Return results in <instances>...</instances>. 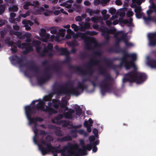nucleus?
<instances>
[{"mask_svg":"<svg viewBox=\"0 0 156 156\" xmlns=\"http://www.w3.org/2000/svg\"><path fill=\"white\" fill-rule=\"evenodd\" d=\"M82 148H84L86 150L90 151L91 150L92 148V146L91 144H87L86 146L83 145L82 146Z\"/></svg>","mask_w":156,"mask_h":156,"instance_id":"e433bc0d","label":"nucleus"},{"mask_svg":"<svg viewBox=\"0 0 156 156\" xmlns=\"http://www.w3.org/2000/svg\"><path fill=\"white\" fill-rule=\"evenodd\" d=\"M77 153L79 155H85L87 154L88 153L86 150L84 148L81 149L79 148L78 147V148L76 151Z\"/></svg>","mask_w":156,"mask_h":156,"instance_id":"b1692460","label":"nucleus"},{"mask_svg":"<svg viewBox=\"0 0 156 156\" xmlns=\"http://www.w3.org/2000/svg\"><path fill=\"white\" fill-rule=\"evenodd\" d=\"M33 45L36 48L37 52L39 55L42 57H44L47 55L49 57H52L53 56V45L50 43H48L47 46L44 47L42 51L41 47L40 46L41 42L38 40H35L32 42Z\"/></svg>","mask_w":156,"mask_h":156,"instance_id":"39448f33","label":"nucleus"},{"mask_svg":"<svg viewBox=\"0 0 156 156\" xmlns=\"http://www.w3.org/2000/svg\"><path fill=\"white\" fill-rule=\"evenodd\" d=\"M40 106L39 103L36 105L31 106L30 105H27L25 107V109L26 116L28 120L32 119V114H35L37 112V110H39L37 106Z\"/></svg>","mask_w":156,"mask_h":156,"instance_id":"1a4fd4ad","label":"nucleus"},{"mask_svg":"<svg viewBox=\"0 0 156 156\" xmlns=\"http://www.w3.org/2000/svg\"><path fill=\"white\" fill-rule=\"evenodd\" d=\"M142 0H132L133 3H136L138 5H140L142 3Z\"/></svg>","mask_w":156,"mask_h":156,"instance_id":"bf43d9fd","label":"nucleus"},{"mask_svg":"<svg viewBox=\"0 0 156 156\" xmlns=\"http://www.w3.org/2000/svg\"><path fill=\"white\" fill-rule=\"evenodd\" d=\"M136 70L134 69L125 74L122 79L123 83L135 82L136 83L139 84L143 83L146 80L147 76L145 73L138 72Z\"/></svg>","mask_w":156,"mask_h":156,"instance_id":"7ed1b4c3","label":"nucleus"},{"mask_svg":"<svg viewBox=\"0 0 156 156\" xmlns=\"http://www.w3.org/2000/svg\"><path fill=\"white\" fill-rule=\"evenodd\" d=\"M50 29H51L50 31V33L52 34H55L57 32L58 30V27H51Z\"/></svg>","mask_w":156,"mask_h":156,"instance_id":"473e14b6","label":"nucleus"},{"mask_svg":"<svg viewBox=\"0 0 156 156\" xmlns=\"http://www.w3.org/2000/svg\"><path fill=\"white\" fill-rule=\"evenodd\" d=\"M122 53L123 54L122 57L119 59L120 61V65L123 64L126 69L129 70V67L128 64L130 63L132 66H134V64L132 61H128L127 59V58L129 57V54L126 52L125 50H124V52Z\"/></svg>","mask_w":156,"mask_h":156,"instance_id":"0eeeda50","label":"nucleus"},{"mask_svg":"<svg viewBox=\"0 0 156 156\" xmlns=\"http://www.w3.org/2000/svg\"><path fill=\"white\" fill-rule=\"evenodd\" d=\"M123 66V64H122L120 65V63L119 65H112V66L111 68H112L113 69H115L117 68H122V66Z\"/></svg>","mask_w":156,"mask_h":156,"instance_id":"5fc2aeb1","label":"nucleus"},{"mask_svg":"<svg viewBox=\"0 0 156 156\" xmlns=\"http://www.w3.org/2000/svg\"><path fill=\"white\" fill-rule=\"evenodd\" d=\"M5 9V7L3 5H0V15H1L4 12Z\"/></svg>","mask_w":156,"mask_h":156,"instance_id":"09e8293b","label":"nucleus"},{"mask_svg":"<svg viewBox=\"0 0 156 156\" xmlns=\"http://www.w3.org/2000/svg\"><path fill=\"white\" fill-rule=\"evenodd\" d=\"M39 104H40V106H37V107L38 109H40V110L41 111L48 112L50 115H52L57 113V111L56 110L50 107L46 106V108L45 109L44 108L45 103L43 101H40Z\"/></svg>","mask_w":156,"mask_h":156,"instance_id":"9b49d317","label":"nucleus"},{"mask_svg":"<svg viewBox=\"0 0 156 156\" xmlns=\"http://www.w3.org/2000/svg\"><path fill=\"white\" fill-rule=\"evenodd\" d=\"M75 113L74 110L71 108H70L69 110L66 112H64L63 114L64 117L66 119H72L73 118V114Z\"/></svg>","mask_w":156,"mask_h":156,"instance_id":"f3484780","label":"nucleus"},{"mask_svg":"<svg viewBox=\"0 0 156 156\" xmlns=\"http://www.w3.org/2000/svg\"><path fill=\"white\" fill-rule=\"evenodd\" d=\"M101 35L104 36L105 40V43H108L110 39V34H114L116 32L115 29H109L106 27L104 26L101 28Z\"/></svg>","mask_w":156,"mask_h":156,"instance_id":"9d476101","label":"nucleus"},{"mask_svg":"<svg viewBox=\"0 0 156 156\" xmlns=\"http://www.w3.org/2000/svg\"><path fill=\"white\" fill-rule=\"evenodd\" d=\"M125 35H123L120 38H118V39L115 40V47L119 46V44L120 41H123L124 39Z\"/></svg>","mask_w":156,"mask_h":156,"instance_id":"c85d7f7f","label":"nucleus"},{"mask_svg":"<svg viewBox=\"0 0 156 156\" xmlns=\"http://www.w3.org/2000/svg\"><path fill=\"white\" fill-rule=\"evenodd\" d=\"M9 58L11 63L13 65L18 64L19 66H23L21 64V63L23 62V59L22 58H20L17 55H15L10 56Z\"/></svg>","mask_w":156,"mask_h":156,"instance_id":"4468645a","label":"nucleus"},{"mask_svg":"<svg viewBox=\"0 0 156 156\" xmlns=\"http://www.w3.org/2000/svg\"><path fill=\"white\" fill-rule=\"evenodd\" d=\"M39 104H40V106H37V107L38 109H40V110L41 111L48 112L50 115H52L57 113V111L56 110L50 107L46 106V108L45 109L44 108L45 103L43 101H40Z\"/></svg>","mask_w":156,"mask_h":156,"instance_id":"f8f14e48","label":"nucleus"},{"mask_svg":"<svg viewBox=\"0 0 156 156\" xmlns=\"http://www.w3.org/2000/svg\"><path fill=\"white\" fill-rule=\"evenodd\" d=\"M73 85L69 81L66 82L64 86L56 81L52 86V90L55 94L58 95L64 94L67 96L72 95L78 96L81 93L78 89H80L83 92L84 89L87 88V86L80 82H78V85L76 87H73Z\"/></svg>","mask_w":156,"mask_h":156,"instance_id":"f257e3e1","label":"nucleus"},{"mask_svg":"<svg viewBox=\"0 0 156 156\" xmlns=\"http://www.w3.org/2000/svg\"><path fill=\"white\" fill-rule=\"evenodd\" d=\"M44 74L45 77L47 80H49L51 77L52 76V74L49 72L44 73Z\"/></svg>","mask_w":156,"mask_h":156,"instance_id":"c03bdc74","label":"nucleus"},{"mask_svg":"<svg viewBox=\"0 0 156 156\" xmlns=\"http://www.w3.org/2000/svg\"><path fill=\"white\" fill-rule=\"evenodd\" d=\"M99 73L105 77L99 85L101 88V91L103 95L106 92H110L112 90V85L110 81L112 80L111 75L106 73L105 68L103 66L100 67L98 69Z\"/></svg>","mask_w":156,"mask_h":156,"instance_id":"f03ea898","label":"nucleus"},{"mask_svg":"<svg viewBox=\"0 0 156 156\" xmlns=\"http://www.w3.org/2000/svg\"><path fill=\"white\" fill-rule=\"evenodd\" d=\"M17 46L19 48H21L22 49H25L23 51V53L25 54L29 53L33 50V47L31 45L30 43H19L17 44Z\"/></svg>","mask_w":156,"mask_h":156,"instance_id":"ddd939ff","label":"nucleus"},{"mask_svg":"<svg viewBox=\"0 0 156 156\" xmlns=\"http://www.w3.org/2000/svg\"><path fill=\"white\" fill-rule=\"evenodd\" d=\"M149 39V45L151 46H154L156 45V31L150 33L148 35Z\"/></svg>","mask_w":156,"mask_h":156,"instance_id":"2eb2a0df","label":"nucleus"},{"mask_svg":"<svg viewBox=\"0 0 156 156\" xmlns=\"http://www.w3.org/2000/svg\"><path fill=\"white\" fill-rule=\"evenodd\" d=\"M54 133L56 136L59 137H61L64 135L62 133L61 131L59 129L55 130Z\"/></svg>","mask_w":156,"mask_h":156,"instance_id":"4c0bfd02","label":"nucleus"},{"mask_svg":"<svg viewBox=\"0 0 156 156\" xmlns=\"http://www.w3.org/2000/svg\"><path fill=\"white\" fill-rule=\"evenodd\" d=\"M87 33L88 35H96L97 34V33L95 31H90L89 30L87 31Z\"/></svg>","mask_w":156,"mask_h":156,"instance_id":"3c124183","label":"nucleus"},{"mask_svg":"<svg viewBox=\"0 0 156 156\" xmlns=\"http://www.w3.org/2000/svg\"><path fill=\"white\" fill-rule=\"evenodd\" d=\"M87 81H88L90 82L94 87H97L98 84V83H95V81L91 80L90 79L89 77L83 79L81 83H84V82Z\"/></svg>","mask_w":156,"mask_h":156,"instance_id":"cd10ccee","label":"nucleus"},{"mask_svg":"<svg viewBox=\"0 0 156 156\" xmlns=\"http://www.w3.org/2000/svg\"><path fill=\"white\" fill-rule=\"evenodd\" d=\"M129 57L131 58H132V60L131 61H132L134 64V66H132V65H131L130 63L129 64L128 66H129V69H130L131 68H133L134 70H136L137 69V67H136V65L135 63L134 62L136 60L137 57L136 55V54H130Z\"/></svg>","mask_w":156,"mask_h":156,"instance_id":"6ab92c4d","label":"nucleus"},{"mask_svg":"<svg viewBox=\"0 0 156 156\" xmlns=\"http://www.w3.org/2000/svg\"><path fill=\"white\" fill-rule=\"evenodd\" d=\"M93 132L96 137H97L98 135V131L96 128H94L93 130Z\"/></svg>","mask_w":156,"mask_h":156,"instance_id":"774afa93","label":"nucleus"},{"mask_svg":"<svg viewBox=\"0 0 156 156\" xmlns=\"http://www.w3.org/2000/svg\"><path fill=\"white\" fill-rule=\"evenodd\" d=\"M33 131L35 133V136L34 138V141L36 144H37V141L36 139V137L37 136L38 133V129L37 128H34Z\"/></svg>","mask_w":156,"mask_h":156,"instance_id":"7c9ffc66","label":"nucleus"},{"mask_svg":"<svg viewBox=\"0 0 156 156\" xmlns=\"http://www.w3.org/2000/svg\"><path fill=\"white\" fill-rule=\"evenodd\" d=\"M109 12L111 14L113 15L115 13L116 10L115 9L112 8L109 9Z\"/></svg>","mask_w":156,"mask_h":156,"instance_id":"4d7b16f0","label":"nucleus"},{"mask_svg":"<svg viewBox=\"0 0 156 156\" xmlns=\"http://www.w3.org/2000/svg\"><path fill=\"white\" fill-rule=\"evenodd\" d=\"M78 132L80 134L83 135L84 136H87L88 135L87 133L83 129H80L78 131H77L76 130H72L71 133H72L74 134V137H76L77 136L76 133Z\"/></svg>","mask_w":156,"mask_h":156,"instance_id":"aec40b11","label":"nucleus"},{"mask_svg":"<svg viewBox=\"0 0 156 156\" xmlns=\"http://www.w3.org/2000/svg\"><path fill=\"white\" fill-rule=\"evenodd\" d=\"M115 53H119L124 52V50L122 49L119 46L115 47Z\"/></svg>","mask_w":156,"mask_h":156,"instance_id":"ea45409f","label":"nucleus"},{"mask_svg":"<svg viewBox=\"0 0 156 156\" xmlns=\"http://www.w3.org/2000/svg\"><path fill=\"white\" fill-rule=\"evenodd\" d=\"M133 12L132 11H128L126 13L127 17H130L132 16L133 15Z\"/></svg>","mask_w":156,"mask_h":156,"instance_id":"864d4df0","label":"nucleus"},{"mask_svg":"<svg viewBox=\"0 0 156 156\" xmlns=\"http://www.w3.org/2000/svg\"><path fill=\"white\" fill-rule=\"evenodd\" d=\"M73 2V0H69L66 1V2H65L63 3H62L60 4V5L62 6H65L66 5H67V2H69L70 3H72Z\"/></svg>","mask_w":156,"mask_h":156,"instance_id":"de8ad7c7","label":"nucleus"},{"mask_svg":"<svg viewBox=\"0 0 156 156\" xmlns=\"http://www.w3.org/2000/svg\"><path fill=\"white\" fill-rule=\"evenodd\" d=\"M29 65L30 67V69H35L37 67L36 66L34 63H32L31 62L30 63Z\"/></svg>","mask_w":156,"mask_h":156,"instance_id":"052dcab7","label":"nucleus"},{"mask_svg":"<svg viewBox=\"0 0 156 156\" xmlns=\"http://www.w3.org/2000/svg\"><path fill=\"white\" fill-rule=\"evenodd\" d=\"M44 120V119L40 117H36L34 118H32L31 119V122H34V121L36 122L38 121L39 122H42Z\"/></svg>","mask_w":156,"mask_h":156,"instance_id":"f704fd0d","label":"nucleus"},{"mask_svg":"<svg viewBox=\"0 0 156 156\" xmlns=\"http://www.w3.org/2000/svg\"><path fill=\"white\" fill-rule=\"evenodd\" d=\"M67 101L66 100L63 99L62 100L61 103L60 104V107L62 108H64L67 105Z\"/></svg>","mask_w":156,"mask_h":156,"instance_id":"58836bf2","label":"nucleus"},{"mask_svg":"<svg viewBox=\"0 0 156 156\" xmlns=\"http://www.w3.org/2000/svg\"><path fill=\"white\" fill-rule=\"evenodd\" d=\"M37 144H38L39 149L43 155H44L48 154L49 152H55L57 151V150L56 149V147L52 146L50 142L48 143L46 146V147H44L42 145L38 143Z\"/></svg>","mask_w":156,"mask_h":156,"instance_id":"6e6552de","label":"nucleus"},{"mask_svg":"<svg viewBox=\"0 0 156 156\" xmlns=\"http://www.w3.org/2000/svg\"><path fill=\"white\" fill-rule=\"evenodd\" d=\"M72 138L70 135H67L62 137H59L57 138V141L59 142H63L71 141Z\"/></svg>","mask_w":156,"mask_h":156,"instance_id":"412c9836","label":"nucleus"},{"mask_svg":"<svg viewBox=\"0 0 156 156\" xmlns=\"http://www.w3.org/2000/svg\"><path fill=\"white\" fill-rule=\"evenodd\" d=\"M148 64L152 68H156V60L153 59L150 60Z\"/></svg>","mask_w":156,"mask_h":156,"instance_id":"c756f323","label":"nucleus"},{"mask_svg":"<svg viewBox=\"0 0 156 156\" xmlns=\"http://www.w3.org/2000/svg\"><path fill=\"white\" fill-rule=\"evenodd\" d=\"M87 35H88L87 33V31L84 33H80V37L84 39V42L85 43L88 42L89 41V37H87Z\"/></svg>","mask_w":156,"mask_h":156,"instance_id":"393cba45","label":"nucleus"},{"mask_svg":"<svg viewBox=\"0 0 156 156\" xmlns=\"http://www.w3.org/2000/svg\"><path fill=\"white\" fill-rule=\"evenodd\" d=\"M123 42L125 43L126 46L127 47H129L133 45L132 43L128 42V40L126 37V35H125Z\"/></svg>","mask_w":156,"mask_h":156,"instance_id":"2f4dec72","label":"nucleus"},{"mask_svg":"<svg viewBox=\"0 0 156 156\" xmlns=\"http://www.w3.org/2000/svg\"><path fill=\"white\" fill-rule=\"evenodd\" d=\"M23 24L24 25V27H25V29L27 30H28L31 29L30 26H32L34 23L31 20H24L22 21Z\"/></svg>","mask_w":156,"mask_h":156,"instance_id":"a211bd4d","label":"nucleus"},{"mask_svg":"<svg viewBox=\"0 0 156 156\" xmlns=\"http://www.w3.org/2000/svg\"><path fill=\"white\" fill-rule=\"evenodd\" d=\"M79 56L81 59H83L87 57V54L86 52H83L80 53Z\"/></svg>","mask_w":156,"mask_h":156,"instance_id":"79ce46f5","label":"nucleus"},{"mask_svg":"<svg viewBox=\"0 0 156 156\" xmlns=\"http://www.w3.org/2000/svg\"><path fill=\"white\" fill-rule=\"evenodd\" d=\"M11 10L13 12H16L18 11V8L16 5H13L11 8Z\"/></svg>","mask_w":156,"mask_h":156,"instance_id":"69168bd1","label":"nucleus"},{"mask_svg":"<svg viewBox=\"0 0 156 156\" xmlns=\"http://www.w3.org/2000/svg\"><path fill=\"white\" fill-rule=\"evenodd\" d=\"M29 6V2H25L24 4L23 5V9L26 10L28 9H29L28 7Z\"/></svg>","mask_w":156,"mask_h":156,"instance_id":"e2e57ef3","label":"nucleus"},{"mask_svg":"<svg viewBox=\"0 0 156 156\" xmlns=\"http://www.w3.org/2000/svg\"><path fill=\"white\" fill-rule=\"evenodd\" d=\"M141 8L140 6H138L136 7L134 9L135 13L141 12Z\"/></svg>","mask_w":156,"mask_h":156,"instance_id":"6e6d98bb","label":"nucleus"},{"mask_svg":"<svg viewBox=\"0 0 156 156\" xmlns=\"http://www.w3.org/2000/svg\"><path fill=\"white\" fill-rule=\"evenodd\" d=\"M70 61V58L69 57V55H66V59L62 61L61 62L62 64L68 63L69 64Z\"/></svg>","mask_w":156,"mask_h":156,"instance_id":"c9c22d12","label":"nucleus"},{"mask_svg":"<svg viewBox=\"0 0 156 156\" xmlns=\"http://www.w3.org/2000/svg\"><path fill=\"white\" fill-rule=\"evenodd\" d=\"M54 71L57 74L61 75L62 74L63 71L61 66L58 62H56L52 65Z\"/></svg>","mask_w":156,"mask_h":156,"instance_id":"dca6fc26","label":"nucleus"},{"mask_svg":"<svg viewBox=\"0 0 156 156\" xmlns=\"http://www.w3.org/2000/svg\"><path fill=\"white\" fill-rule=\"evenodd\" d=\"M60 51L61 53L60 55H69L70 53L66 48H60Z\"/></svg>","mask_w":156,"mask_h":156,"instance_id":"bb28decb","label":"nucleus"},{"mask_svg":"<svg viewBox=\"0 0 156 156\" xmlns=\"http://www.w3.org/2000/svg\"><path fill=\"white\" fill-rule=\"evenodd\" d=\"M78 148V145L76 144H72L71 143H68L67 145L64 146L63 148L59 150H57V151L55 152L61 153V155L63 156L66 155L65 153L66 151L69 154H73L75 153L74 151V150H77Z\"/></svg>","mask_w":156,"mask_h":156,"instance_id":"423d86ee","label":"nucleus"},{"mask_svg":"<svg viewBox=\"0 0 156 156\" xmlns=\"http://www.w3.org/2000/svg\"><path fill=\"white\" fill-rule=\"evenodd\" d=\"M71 27L72 29H73L74 30L75 32L78 31L80 29V27L75 24H72L71 25Z\"/></svg>","mask_w":156,"mask_h":156,"instance_id":"a19ab883","label":"nucleus"},{"mask_svg":"<svg viewBox=\"0 0 156 156\" xmlns=\"http://www.w3.org/2000/svg\"><path fill=\"white\" fill-rule=\"evenodd\" d=\"M63 114H59L57 116H56L55 117V119L57 120L58 121L60 119H62L63 117Z\"/></svg>","mask_w":156,"mask_h":156,"instance_id":"0e129e2a","label":"nucleus"},{"mask_svg":"<svg viewBox=\"0 0 156 156\" xmlns=\"http://www.w3.org/2000/svg\"><path fill=\"white\" fill-rule=\"evenodd\" d=\"M91 28L90 27V23L89 22H85L83 26H80V30L81 31L84 32L86 30L91 29Z\"/></svg>","mask_w":156,"mask_h":156,"instance_id":"4be33fe9","label":"nucleus"},{"mask_svg":"<svg viewBox=\"0 0 156 156\" xmlns=\"http://www.w3.org/2000/svg\"><path fill=\"white\" fill-rule=\"evenodd\" d=\"M73 108L75 109L76 115L79 116H80L82 114V109L80 106L75 105L73 107Z\"/></svg>","mask_w":156,"mask_h":156,"instance_id":"5701e85b","label":"nucleus"},{"mask_svg":"<svg viewBox=\"0 0 156 156\" xmlns=\"http://www.w3.org/2000/svg\"><path fill=\"white\" fill-rule=\"evenodd\" d=\"M107 51L108 52L115 53V48H110L107 49Z\"/></svg>","mask_w":156,"mask_h":156,"instance_id":"680f3d73","label":"nucleus"},{"mask_svg":"<svg viewBox=\"0 0 156 156\" xmlns=\"http://www.w3.org/2000/svg\"><path fill=\"white\" fill-rule=\"evenodd\" d=\"M136 16L137 18L138 19L140 18L143 15V12H139L136 13Z\"/></svg>","mask_w":156,"mask_h":156,"instance_id":"13d9d810","label":"nucleus"},{"mask_svg":"<svg viewBox=\"0 0 156 156\" xmlns=\"http://www.w3.org/2000/svg\"><path fill=\"white\" fill-rule=\"evenodd\" d=\"M45 140L47 141L51 142L53 140V139L51 136L50 135L47 136L45 137Z\"/></svg>","mask_w":156,"mask_h":156,"instance_id":"338daca9","label":"nucleus"},{"mask_svg":"<svg viewBox=\"0 0 156 156\" xmlns=\"http://www.w3.org/2000/svg\"><path fill=\"white\" fill-rule=\"evenodd\" d=\"M51 97L49 95H46L44 97L43 100H41L40 101H43L45 102V101H51Z\"/></svg>","mask_w":156,"mask_h":156,"instance_id":"37998d69","label":"nucleus"},{"mask_svg":"<svg viewBox=\"0 0 156 156\" xmlns=\"http://www.w3.org/2000/svg\"><path fill=\"white\" fill-rule=\"evenodd\" d=\"M30 12L29 11H27L26 13L25 14H20V16L21 17H22L23 18H25L28 16H29L30 15Z\"/></svg>","mask_w":156,"mask_h":156,"instance_id":"8fccbe9b","label":"nucleus"},{"mask_svg":"<svg viewBox=\"0 0 156 156\" xmlns=\"http://www.w3.org/2000/svg\"><path fill=\"white\" fill-rule=\"evenodd\" d=\"M69 45L74 47L75 46L78 45V44L77 42L76 41H74L70 42Z\"/></svg>","mask_w":156,"mask_h":156,"instance_id":"603ef678","label":"nucleus"},{"mask_svg":"<svg viewBox=\"0 0 156 156\" xmlns=\"http://www.w3.org/2000/svg\"><path fill=\"white\" fill-rule=\"evenodd\" d=\"M144 19L145 21L146 22H148L150 21H153V18L151 17L150 16H148L147 17H144Z\"/></svg>","mask_w":156,"mask_h":156,"instance_id":"49530a36","label":"nucleus"},{"mask_svg":"<svg viewBox=\"0 0 156 156\" xmlns=\"http://www.w3.org/2000/svg\"><path fill=\"white\" fill-rule=\"evenodd\" d=\"M104 61L107 67L110 68L112 67L113 62L110 59L105 58H104Z\"/></svg>","mask_w":156,"mask_h":156,"instance_id":"a878e982","label":"nucleus"},{"mask_svg":"<svg viewBox=\"0 0 156 156\" xmlns=\"http://www.w3.org/2000/svg\"><path fill=\"white\" fill-rule=\"evenodd\" d=\"M50 36L49 34H44V38H43V41L45 42H47L48 39L49 38Z\"/></svg>","mask_w":156,"mask_h":156,"instance_id":"a18cd8bd","label":"nucleus"},{"mask_svg":"<svg viewBox=\"0 0 156 156\" xmlns=\"http://www.w3.org/2000/svg\"><path fill=\"white\" fill-rule=\"evenodd\" d=\"M47 81L45 76L37 80L38 83L41 85L44 84Z\"/></svg>","mask_w":156,"mask_h":156,"instance_id":"72a5a7b5","label":"nucleus"},{"mask_svg":"<svg viewBox=\"0 0 156 156\" xmlns=\"http://www.w3.org/2000/svg\"><path fill=\"white\" fill-rule=\"evenodd\" d=\"M100 62V60L98 59H90L87 65L86 66V67L88 69V70H82L80 67L76 66H75L70 64L68 65L69 68V70H76L77 72L80 73L83 76L88 74L90 76H92L94 72L92 69V68L94 66L99 65Z\"/></svg>","mask_w":156,"mask_h":156,"instance_id":"20e7f679","label":"nucleus"}]
</instances>
